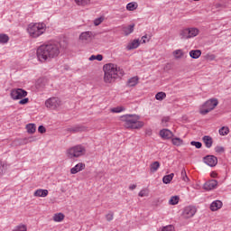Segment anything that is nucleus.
<instances>
[{
    "label": "nucleus",
    "instance_id": "f257e3e1",
    "mask_svg": "<svg viewBox=\"0 0 231 231\" xmlns=\"http://www.w3.org/2000/svg\"><path fill=\"white\" fill-rule=\"evenodd\" d=\"M60 54V43L49 42L41 45L36 51L37 59L40 62H46L51 59L59 57Z\"/></svg>",
    "mask_w": 231,
    "mask_h": 231
},
{
    "label": "nucleus",
    "instance_id": "f03ea898",
    "mask_svg": "<svg viewBox=\"0 0 231 231\" xmlns=\"http://www.w3.org/2000/svg\"><path fill=\"white\" fill-rule=\"evenodd\" d=\"M104 70V81L106 84H111L116 80V79H122V76L125 73L123 69L118 68L114 63H107L103 66Z\"/></svg>",
    "mask_w": 231,
    "mask_h": 231
},
{
    "label": "nucleus",
    "instance_id": "7ed1b4c3",
    "mask_svg": "<svg viewBox=\"0 0 231 231\" xmlns=\"http://www.w3.org/2000/svg\"><path fill=\"white\" fill-rule=\"evenodd\" d=\"M122 122H125V127L126 129H142L145 125V123L140 121V116L134 114H127L121 116Z\"/></svg>",
    "mask_w": 231,
    "mask_h": 231
},
{
    "label": "nucleus",
    "instance_id": "20e7f679",
    "mask_svg": "<svg viewBox=\"0 0 231 231\" xmlns=\"http://www.w3.org/2000/svg\"><path fill=\"white\" fill-rule=\"evenodd\" d=\"M46 32V23H32L27 26V32L32 39H37Z\"/></svg>",
    "mask_w": 231,
    "mask_h": 231
},
{
    "label": "nucleus",
    "instance_id": "39448f33",
    "mask_svg": "<svg viewBox=\"0 0 231 231\" xmlns=\"http://www.w3.org/2000/svg\"><path fill=\"white\" fill-rule=\"evenodd\" d=\"M86 154V148L82 145H76L71 148H69L66 151V156L69 160H73L74 158H80V156H84Z\"/></svg>",
    "mask_w": 231,
    "mask_h": 231
},
{
    "label": "nucleus",
    "instance_id": "423d86ee",
    "mask_svg": "<svg viewBox=\"0 0 231 231\" xmlns=\"http://www.w3.org/2000/svg\"><path fill=\"white\" fill-rule=\"evenodd\" d=\"M217 104H219V102L217 98L206 101L200 109V115H208L210 111H214V109H216Z\"/></svg>",
    "mask_w": 231,
    "mask_h": 231
},
{
    "label": "nucleus",
    "instance_id": "0eeeda50",
    "mask_svg": "<svg viewBox=\"0 0 231 231\" xmlns=\"http://www.w3.org/2000/svg\"><path fill=\"white\" fill-rule=\"evenodd\" d=\"M199 33V30L198 28H187L183 29L180 32V39H192L194 37H197Z\"/></svg>",
    "mask_w": 231,
    "mask_h": 231
},
{
    "label": "nucleus",
    "instance_id": "6e6552de",
    "mask_svg": "<svg viewBox=\"0 0 231 231\" xmlns=\"http://www.w3.org/2000/svg\"><path fill=\"white\" fill-rule=\"evenodd\" d=\"M10 96L13 100H21L28 96V92L23 88H15L11 90Z\"/></svg>",
    "mask_w": 231,
    "mask_h": 231
},
{
    "label": "nucleus",
    "instance_id": "1a4fd4ad",
    "mask_svg": "<svg viewBox=\"0 0 231 231\" xmlns=\"http://www.w3.org/2000/svg\"><path fill=\"white\" fill-rule=\"evenodd\" d=\"M60 98L50 97L45 101V106L49 109H57V107H60Z\"/></svg>",
    "mask_w": 231,
    "mask_h": 231
},
{
    "label": "nucleus",
    "instance_id": "9d476101",
    "mask_svg": "<svg viewBox=\"0 0 231 231\" xmlns=\"http://www.w3.org/2000/svg\"><path fill=\"white\" fill-rule=\"evenodd\" d=\"M197 209L194 206H188L184 208L182 211V217L183 219H190V217H194L196 215Z\"/></svg>",
    "mask_w": 231,
    "mask_h": 231
},
{
    "label": "nucleus",
    "instance_id": "9b49d317",
    "mask_svg": "<svg viewBox=\"0 0 231 231\" xmlns=\"http://www.w3.org/2000/svg\"><path fill=\"white\" fill-rule=\"evenodd\" d=\"M92 36L93 32L91 31L83 32L79 35V41L82 44H88V42H91Z\"/></svg>",
    "mask_w": 231,
    "mask_h": 231
},
{
    "label": "nucleus",
    "instance_id": "f8f14e48",
    "mask_svg": "<svg viewBox=\"0 0 231 231\" xmlns=\"http://www.w3.org/2000/svg\"><path fill=\"white\" fill-rule=\"evenodd\" d=\"M204 163L208 165V167H216L217 165V157L214 155H207L203 158Z\"/></svg>",
    "mask_w": 231,
    "mask_h": 231
},
{
    "label": "nucleus",
    "instance_id": "ddd939ff",
    "mask_svg": "<svg viewBox=\"0 0 231 231\" xmlns=\"http://www.w3.org/2000/svg\"><path fill=\"white\" fill-rule=\"evenodd\" d=\"M159 134L162 140H171V138L174 136V134H172V132L167 128L161 130Z\"/></svg>",
    "mask_w": 231,
    "mask_h": 231
},
{
    "label": "nucleus",
    "instance_id": "4468645a",
    "mask_svg": "<svg viewBox=\"0 0 231 231\" xmlns=\"http://www.w3.org/2000/svg\"><path fill=\"white\" fill-rule=\"evenodd\" d=\"M216 187H217V180H211L207 181L203 185V189L204 190H214V189H216Z\"/></svg>",
    "mask_w": 231,
    "mask_h": 231
},
{
    "label": "nucleus",
    "instance_id": "2eb2a0df",
    "mask_svg": "<svg viewBox=\"0 0 231 231\" xmlns=\"http://www.w3.org/2000/svg\"><path fill=\"white\" fill-rule=\"evenodd\" d=\"M85 169H86V164L83 162H79L70 169V174H77L80 172V171H84Z\"/></svg>",
    "mask_w": 231,
    "mask_h": 231
},
{
    "label": "nucleus",
    "instance_id": "dca6fc26",
    "mask_svg": "<svg viewBox=\"0 0 231 231\" xmlns=\"http://www.w3.org/2000/svg\"><path fill=\"white\" fill-rule=\"evenodd\" d=\"M139 47H140V40L134 39L127 44L126 50L128 51L136 50V48H139Z\"/></svg>",
    "mask_w": 231,
    "mask_h": 231
},
{
    "label": "nucleus",
    "instance_id": "f3484780",
    "mask_svg": "<svg viewBox=\"0 0 231 231\" xmlns=\"http://www.w3.org/2000/svg\"><path fill=\"white\" fill-rule=\"evenodd\" d=\"M223 207V202L221 200H215L210 204V210L216 212Z\"/></svg>",
    "mask_w": 231,
    "mask_h": 231
},
{
    "label": "nucleus",
    "instance_id": "a211bd4d",
    "mask_svg": "<svg viewBox=\"0 0 231 231\" xmlns=\"http://www.w3.org/2000/svg\"><path fill=\"white\" fill-rule=\"evenodd\" d=\"M138 80H140V79L137 76L130 78L126 83V86L128 88H134V86L138 85Z\"/></svg>",
    "mask_w": 231,
    "mask_h": 231
},
{
    "label": "nucleus",
    "instance_id": "6ab92c4d",
    "mask_svg": "<svg viewBox=\"0 0 231 231\" xmlns=\"http://www.w3.org/2000/svg\"><path fill=\"white\" fill-rule=\"evenodd\" d=\"M123 32L125 36L131 35L134 32V23L123 27Z\"/></svg>",
    "mask_w": 231,
    "mask_h": 231
},
{
    "label": "nucleus",
    "instance_id": "aec40b11",
    "mask_svg": "<svg viewBox=\"0 0 231 231\" xmlns=\"http://www.w3.org/2000/svg\"><path fill=\"white\" fill-rule=\"evenodd\" d=\"M207 149H210V147H212V143H214V141L212 140V138L210 137V135H205L202 138Z\"/></svg>",
    "mask_w": 231,
    "mask_h": 231
},
{
    "label": "nucleus",
    "instance_id": "412c9836",
    "mask_svg": "<svg viewBox=\"0 0 231 231\" xmlns=\"http://www.w3.org/2000/svg\"><path fill=\"white\" fill-rule=\"evenodd\" d=\"M36 198H46L48 196V189H39L34 192Z\"/></svg>",
    "mask_w": 231,
    "mask_h": 231
},
{
    "label": "nucleus",
    "instance_id": "4be33fe9",
    "mask_svg": "<svg viewBox=\"0 0 231 231\" xmlns=\"http://www.w3.org/2000/svg\"><path fill=\"white\" fill-rule=\"evenodd\" d=\"M158 169H160V162L155 161L150 164V172H152V174L157 172Z\"/></svg>",
    "mask_w": 231,
    "mask_h": 231
},
{
    "label": "nucleus",
    "instance_id": "5701e85b",
    "mask_svg": "<svg viewBox=\"0 0 231 231\" xmlns=\"http://www.w3.org/2000/svg\"><path fill=\"white\" fill-rule=\"evenodd\" d=\"M67 131L69 133H82V131H84V127L80 125H75V126L67 128Z\"/></svg>",
    "mask_w": 231,
    "mask_h": 231
},
{
    "label": "nucleus",
    "instance_id": "b1692460",
    "mask_svg": "<svg viewBox=\"0 0 231 231\" xmlns=\"http://www.w3.org/2000/svg\"><path fill=\"white\" fill-rule=\"evenodd\" d=\"M172 55L175 59L179 60L182 59L183 55H185V52H183V50L178 49L172 52Z\"/></svg>",
    "mask_w": 231,
    "mask_h": 231
},
{
    "label": "nucleus",
    "instance_id": "393cba45",
    "mask_svg": "<svg viewBox=\"0 0 231 231\" xmlns=\"http://www.w3.org/2000/svg\"><path fill=\"white\" fill-rule=\"evenodd\" d=\"M189 57L191 59H199L201 57V51L199 50H192L189 51Z\"/></svg>",
    "mask_w": 231,
    "mask_h": 231
},
{
    "label": "nucleus",
    "instance_id": "a878e982",
    "mask_svg": "<svg viewBox=\"0 0 231 231\" xmlns=\"http://www.w3.org/2000/svg\"><path fill=\"white\" fill-rule=\"evenodd\" d=\"M26 129H27V133H29V134H33V133H35V131H37V126L35 125V124H28V125H26Z\"/></svg>",
    "mask_w": 231,
    "mask_h": 231
},
{
    "label": "nucleus",
    "instance_id": "bb28decb",
    "mask_svg": "<svg viewBox=\"0 0 231 231\" xmlns=\"http://www.w3.org/2000/svg\"><path fill=\"white\" fill-rule=\"evenodd\" d=\"M174 178V173H171V174H168V175H165L163 178H162V182L165 184V185H169V183H171V181H172V179Z\"/></svg>",
    "mask_w": 231,
    "mask_h": 231
},
{
    "label": "nucleus",
    "instance_id": "cd10ccee",
    "mask_svg": "<svg viewBox=\"0 0 231 231\" xmlns=\"http://www.w3.org/2000/svg\"><path fill=\"white\" fill-rule=\"evenodd\" d=\"M136 8H138V5L134 2H130L126 5V10H128V12H134Z\"/></svg>",
    "mask_w": 231,
    "mask_h": 231
},
{
    "label": "nucleus",
    "instance_id": "c85d7f7f",
    "mask_svg": "<svg viewBox=\"0 0 231 231\" xmlns=\"http://www.w3.org/2000/svg\"><path fill=\"white\" fill-rule=\"evenodd\" d=\"M64 220V214L62 213H56L53 216V221H55V223H60V221Z\"/></svg>",
    "mask_w": 231,
    "mask_h": 231
},
{
    "label": "nucleus",
    "instance_id": "c756f323",
    "mask_svg": "<svg viewBox=\"0 0 231 231\" xmlns=\"http://www.w3.org/2000/svg\"><path fill=\"white\" fill-rule=\"evenodd\" d=\"M220 136H226L230 133V129L227 126H223L218 130Z\"/></svg>",
    "mask_w": 231,
    "mask_h": 231
},
{
    "label": "nucleus",
    "instance_id": "7c9ffc66",
    "mask_svg": "<svg viewBox=\"0 0 231 231\" xmlns=\"http://www.w3.org/2000/svg\"><path fill=\"white\" fill-rule=\"evenodd\" d=\"M171 143L173 145H176V147H180V146L183 145L182 139L179 138V137L172 138Z\"/></svg>",
    "mask_w": 231,
    "mask_h": 231
},
{
    "label": "nucleus",
    "instance_id": "2f4dec72",
    "mask_svg": "<svg viewBox=\"0 0 231 231\" xmlns=\"http://www.w3.org/2000/svg\"><path fill=\"white\" fill-rule=\"evenodd\" d=\"M10 41V37L7 34H0V44H6Z\"/></svg>",
    "mask_w": 231,
    "mask_h": 231
},
{
    "label": "nucleus",
    "instance_id": "473e14b6",
    "mask_svg": "<svg viewBox=\"0 0 231 231\" xmlns=\"http://www.w3.org/2000/svg\"><path fill=\"white\" fill-rule=\"evenodd\" d=\"M180 203L179 196H172L169 200V205H178Z\"/></svg>",
    "mask_w": 231,
    "mask_h": 231
},
{
    "label": "nucleus",
    "instance_id": "72a5a7b5",
    "mask_svg": "<svg viewBox=\"0 0 231 231\" xmlns=\"http://www.w3.org/2000/svg\"><path fill=\"white\" fill-rule=\"evenodd\" d=\"M75 3L79 6H86V5H89V3H91V0H75Z\"/></svg>",
    "mask_w": 231,
    "mask_h": 231
},
{
    "label": "nucleus",
    "instance_id": "f704fd0d",
    "mask_svg": "<svg viewBox=\"0 0 231 231\" xmlns=\"http://www.w3.org/2000/svg\"><path fill=\"white\" fill-rule=\"evenodd\" d=\"M167 97V94L165 92H158L155 95V99L156 100H163V98Z\"/></svg>",
    "mask_w": 231,
    "mask_h": 231
},
{
    "label": "nucleus",
    "instance_id": "c9c22d12",
    "mask_svg": "<svg viewBox=\"0 0 231 231\" xmlns=\"http://www.w3.org/2000/svg\"><path fill=\"white\" fill-rule=\"evenodd\" d=\"M152 36H151L150 34H145L141 38V42L142 44H145L147 42H149V41H151Z\"/></svg>",
    "mask_w": 231,
    "mask_h": 231
},
{
    "label": "nucleus",
    "instance_id": "e433bc0d",
    "mask_svg": "<svg viewBox=\"0 0 231 231\" xmlns=\"http://www.w3.org/2000/svg\"><path fill=\"white\" fill-rule=\"evenodd\" d=\"M190 145L196 147V149H201V147H203V143H201L199 141H191Z\"/></svg>",
    "mask_w": 231,
    "mask_h": 231
},
{
    "label": "nucleus",
    "instance_id": "4c0bfd02",
    "mask_svg": "<svg viewBox=\"0 0 231 231\" xmlns=\"http://www.w3.org/2000/svg\"><path fill=\"white\" fill-rule=\"evenodd\" d=\"M181 180L186 183L189 181V176H187V171H185V169H182L181 171Z\"/></svg>",
    "mask_w": 231,
    "mask_h": 231
},
{
    "label": "nucleus",
    "instance_id": "58836bf2",
    "mask_svg": "<svg viewBox=\"0 0 231 231\" xmlns=\"http://www.w3.org/2000/svg\"><path fill=\"white\" fill-rule=\"evenodd\" d=\"M176 229L174 228V226L172 225H168L166 226H163L159 229V231H175Z\"/></svg>",
    "mask_w": 231,
    "mask_h": 231
},
{
    "label": "nucleus",
    "instance_id": "ea45409f",
    "mask_svg": "<svg viewBox=\"0 0 231 231\" xmlns=\"http://www.w3.org/2000/svg\"><path fill=\"white\" fill-rule=\"evenodd\" d=\"M102 23H104V17L103 16H100V17L96 18L94 20L95 26H98V25L102 24Z\"/></svg>",
    "mask_w": 231,
    "mask_h": 231
},
{
    "label": "nucleus",
    "instance_id": "a19ab883",
    "mask_svg": "<svg viewBox=\"0 0 231 231\" xmlns=\"http://www.w3.org/2000/svg\"><path fill=\"white\" fill-rule=\"evenodd\" d=\"M13 231H27L26 226L24 225H19L15 226Z\"/></svg>",
    "mask_w": 231,
    "mask_h": 231
},
{
    "label": "nucleus",
    "instance_id": "79ce46f5",
    "mask_svg": "<svg viewBox=\"0 0 231 231\" xmlns=\"http://www.w3.org/2000/svg\"><path fill=\"white\" fill-rule=\"evenodd\" d=\"M125 108H124L123 106H117V107H114L112 108V113H122V111H125Z\"/></svg>",
    "mask_w": 231,
    "mask_h": 231
},
{
    "label": "nucleus",
    "instance_id": "37998d69",
    "mask_svg": "<svg viewBox=\"0 0 231 231\" xmlns=\"http://www.w3.org/2000/svg\"><path fill=\"white\" fill-rule=\"evenodd\" d=\"M215 152H217V153L225 152V147H223V146H217L215 148Z\"/></svg>",
    "mask_w": 231,
    "mask_h": 231
},
{
    "label": "nucleus",
    "instance_id": "c03bdc74",
    "mask_svg": "<svg viewBox=\"0 0 231 231\" xmlns=\"http://www.w3.org/2000/svg\"><path fill=\"white\" fill-rule=\"evenodd\" d=\"M30 102V99L28 97L23 98L19 101L20 106H24L25 104H28Z\"/></svg>",
    "mask_w": 231,
    "mask_h": 231
},
{
    "label": "nucleus",
    "instance_id": "a18cd8bd",
    "mask_svg": "<svg viewBox=\"0 0 231 231\" xmlns=\"http://www.w3.org/2000/svg\"><path fill=\"white\" fill-rule=\"evenodd\" d=\"M114 215L113 213H108L106 215V221H113Z\"/></svg>",
    "mask_w": 231,
    "mask_h": 231
},
{
    "label": "nucleus",
    "instance_id": "49530a36",
    "mask_svg": "<svg viewBox=\"0 0 231 231\" xmlns=\"http://www.w3.org/2000/svg\"><path fill=\"white\" fill-rule=\"evenodd\" d=\"M38 131H39L42 134H43V133H46V127H44V125H40V126L38 127Z\"/></svg>",
    "mask_w": 231,
    "mask_h": 231
},
{
    "label": "nucleus",
    "instance_id": "de8ad7c7",
    "mask_svg": "<svg viewBox=\"0 0 231 231\" xmlns=\"http://www.w3.org/2000/svg\"><path fill=\"white\" fill-rule=\"evenodd\" d=\"M138 196H140V198H145V196H147V191L143 189L139 192Z\"/></svg>",
    "mask_w": 231,
    "mask_h": 231
},
{
    "label": "nucleus",
    "instance_id": "09e8293b",
    "mask_svg": "<svg viewBox=\"0 0 231 231\" xmlns=\"http://www.w3.org/2000/svg\"><path fill=\"white\" fill-rule=\"evenodd\" d=\"M152 129L147 128V129L145 130V135H146V136H152Z\"/></svg>",
    "mask_w": 231,
    "mask_h": 231
},
{
    "label": "nucleus",
    "instance_id": "8fccbe9b",
    "mask_svg": "<svg viewBox=\"0 0 231 231\" xmlns=\"http://www.w3.org/2000/svg\"><path fill=\"white\" fill-rule=\"evenodd\" d=\"M104 60V56L102 54L96 55V60H98L99 62Z\"/></svg>",
    "mask_w": 231,
    "mask_h": 231
},
{
    "label": "nucleus",
    "instance_id": "3c124183",
    "mask_svg": "<svg viewBox=\"0 0 231 231\" xmlns=\"http://www.w3.org/2000/svg\"><path fill=\"white\" fill-rule=\"evenodd\" d=\"M171 120V117L169 116H164L162 119V124H167V122H169Z\"/></svg>",
    "mask_w": 231,
    "mask_h": 231
},
{
    "label": "nucleus",
    "instance_id": "603ef678",
    "mask_svg": "<svg viewBox=\"0 0 231 231\" xmlns=\"http://www.w3.org/2000/svg\"><path fill=\"white\" fill-rule=\"evenodd\" d=\"M3 169H5V164L0 161V176L3 175Z\"/></svg>",
    "mask_w": 231,
    "mask_h": 231
},
{
    "label": "nucleus",
    "instance_id": "864d4df0",
    "mask_svg": "<svg viewBox=\"0 0 231 231\" xmlns=\"http://www.w3.org/2000/svg\"><path fill=\"white\" fill-rule=\"evenodd\" d=\"M134 189H136V185H135V184H131V185L129 186V189H130V190H134Z\"/></svg>",
    "mask_w": 231,
    "mask_h": 231
},
{
    "label": "nucleus",
    "instance_id": "5fc2aeb1",
    "mask_svg": "<svg viewBox=\"0 0 231 231\" xmlns=\"http://www.w3.org/2000/svg\"><path fill=\"white\" fill-rule=\"evenodd\" d=\"M88 60H97V56L95 55L90 56Z\"/></svg>",
    "mask_w": 231,
    "mask_h": 231
},
{
    "label": "nucleus",
    "instance_id": "6e6d98bb",
    "mask_svg": "<svg viewBox=\"0 0 231 231\" xmlns=\"http://www.w3.org/2000/svg\"><path fill=\"white\" fill-rule=\"evenodd\" d=\"M209 59H210V60H214V59H216V56H215L214 54H211V55L209 56Z\"/></svg>",
    "mask_w": 231,
    "mask_h": 231
},
{
    "label": "nucleus",
    "instance_id": "4d7b16f0",
    "mask_svg": "<svg viewBox=\"0 0 231 231\" xmlns=\"http://www.w3.org/2000/svg\"><path fill=\"white\" fill-rule=\"evenodd\" d=\"M220 6H221V4H217V5H216V7H217V8H219Z\"/></svg>",
    "mask_w": 231,
    "mask_h": 231
}]
</instances>
